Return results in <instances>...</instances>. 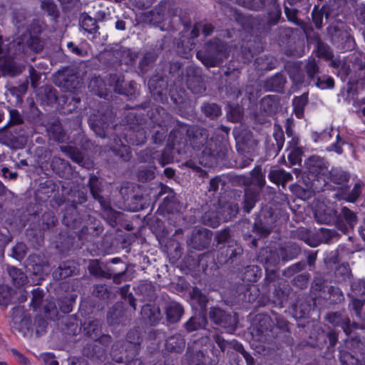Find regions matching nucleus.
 Wrapping results in <instances>:
<instances>
[{"label": "nucleus", "mask_w": 365, "mask_h": 365, "mask_svg": "<svg viewBox=\"0 0 365 365\" xmlns=\"http://www.w3.org/2000/svg\"><path fill=\"white\" fill-rule=\"evenodd\" d=\"M336 215V211L324 202L317 204L314 210L316 220L320 223L328 224L334 221Z\"/></svg>", "instance_id": "1"}, {"label": "nucleus", "mask_w": 365, "mask_h": 365, "mask_svg": "<svg viewBox=\"0 0 365 365\" xmlns=\"http://www.w3.org/2000/svg\"><path fill=\"white\" fill-rule=\"evenodd\" d=\"M307 168L309 174L313 178H318L319 175L324 174L325 170V164L321 158L313 156L309 158L305 163Z\"/></svg>", "instance_id": "2"}, {"label": "nucleus", "mask_w": 365, "mask_h": 365, "mask_svg": "<svg viewBox=\"0 0 365 365\" xmlns=\"http://www.w3.org/2000/svg\"><path fill=\"white\" fill-rule=\"evenodd\" d=\"M227 211L228 215H227L222 219L218 217L211 219L210 215L207 213H205L202 217L203 221L207 225L213 227H217L220 223V221H227L231 219L232 217L235 216L238 212V207L237 205H230L229 207L227 208Z\"/></svg>", "instance_id": "3"}, {"label": "nucleus", "mask_w": 365, "mask_h": 365, "mask_svg": "<svg viewBox=\"0 0 365 365\" xmlns=\"http://www.w3.org/2000/svg\"><path fill=\"white\" fill-rule=\"evenodd\" d=\"M14 328L21 332L25 337H32L35 333L34 326L31 324V320L29 317H24L20 322L15 319Z\"/></svg>", "instance_id": "4"}, {"label": "nucleus", "mask_w": 365, "mask_h": 365, "mask_svg": "<svg viewBox=\"0 0 365 365\" xmlns=\"http://www.w3.org/2000/svg\"><path fill=\"white\" fill-rule=\"evenodd\" d=\"M298 143L297 138L292 137L289 144L288 159L292 165L299 163L302 160V150L297 147Z\"/></svg>", "instance_id": "5"}, {"label": "nucleus", "mask_w": 365, "mask_h": 365, "mask_svg": "<svg viewBox=\"0 0 365 365\" xmlns=\"http://www.w3.org/2000/svg\"><path fill=\"white\" fill-rule=\"evenodd\" d=\"M166 314L169 322H176L182 314V308L178 303L173 302L168 304Z\"/></svg>", "instance_id": "6"}, {"label": "nucleus", "mask_w": 365, "mask_h": 365, "mask_svg": "<svg viewBox=\"0 0 365 365\" xmlns=\"http://www.w3.org/2000/svg\"><path fill=\"white\" fill-rule=\"evenodd\" d=\"M308 101L307 94H302L293 100L294 113L298 118H301L304 114V107Z\"/></svg>", "instance_id": "7"}, {"label": "nucleus", "mask_w": 365, "mask_h": 365, "mask_svg": "<svg viewBox=\"0 0 365 365\" xmlns=\"http://www.w3.org/2000/svg\"><path fill=\"white\" fill-rule=\"evenodd\" d=\"M206 319L203 314L195 315L190 318L186 324V328L188 331H194L205 326Z\"/></svg>", "instance_id": "8"}, {"label": "nucleus", "mask_w": 365, "mask_h": 365, "mask_svg": "<svg viewBox=\"0 0 365 365\" xmlns=\"http://www.w3.org/2000/svg\"><path fill=\"white\" fill-rule=\"evenodd\" d=\"M9 274L12 278L14 282L17 285L24 284L26 282V274L16 267L9 268Z\"/></svg>", "instance_id": "9"}, {"label": "nucleus", "mask_w": 365, "mask_h": 365, "mask_svg": "<svg viewBox=\"0 0 365 365\" xmlns=\"http://www.w3.org/2000/svg\"><path fill=\"white\" fill-rule=\"evenodd\" d=\"M252 180L251 182L259 187H262L264 184V175L262 173V169L259 167H257L251 173Z\"/></svg>", "instance_id": "10"}, {"label": "nucleus", "mask_w": 365, "mask_h": 365, "mask_svg": "<svg viewBox=\"0 0 365 365\" xmlns=\"http://www.w3.org/2000/svg\"><path fill=\"white\" fill-rule=\"evenodd\" d=\"M202 110L205 115L211 118H215L221 114L220 108L216 104H207L202 107Z\"/></svg>", "instance_id": "11"}, {"label": "nucleus", "mask_w": 365, "mask_h": 365, "mask_svg": "<svg viewBox=\"0 0 365 365\" xmlns=\"http://www.w3.org/2000/svg\"><path fill=\"white\" fill-rule=\"evenodd\" d=\"M27 43L29 47L35 52L41 51L43 47V41H41L39 38L36 36H31Z\"/></svg>", "instance_id": "12"}, {"label": "nucleus", "mask_w": 365, "mask_h": 365, "mask_svg": "<svg viewBox=\"0 0 365 365\" xmlns=\"http://www.w3.org/2000/svg\"><path fill=\"white\" fill-rule=\"evenodd\" d=\"M331 138V135L329 131H324L321 133H314L312 134V138L316 143H324L329 141Z\"/></svg>", "instance_id": "13"}, {"label": "nucleus", "mask_w": 365, "mask_h": 365, "mask_svg": "<svg viewBox=\"0 0 365 365\" xmlns=\"http://www.w3.org/2000/svg\"><path fill=\"white\" fill-rule=\"evenodd\" d=\"M11 292L6 286L0 287V304H7L10 302Z\"/></svg>", "instance_id": "14"}, {"label": "nucleus", "mask_w": 365, "mask_h": 365, "mask_svg": "<svg viewBox=\"0 0 365 365\" xmlns=\"http://www.w3.org/2000/svg\"><path fill=\"white\" fill-rule=\"evenodd\" d=\"M316 84L321 89L331 88L334 87V80L331 77L319 78Z\"/></svg>", "instance_id": "15"}, {"label": "nucleus", "mask_w": 365, "mask_h": 365, "mask_svg": "<svg viewBox=\"0 0 365 365\" xmlns=\"http://www.w3.org/2000/svg\"><path fill=\"white\" fill-rule=\"evenodd\" d=\"M343 215L351 227H353L356 222V217L355 214L347 208H343Z\"/></svg>", "instance_id": "16"}, {"label": "nucleus", "mask_w": 365, "mask_h": 365, "mask_svg": "<svg viewBox=\"0 0 365 365\" xmlns=\"http://www.w3.org/2000/svg\"><path fill=\"white\" fill-rule=\"evenodd\" d=\"M14 255L17 259H21L26 254V245L18 243L13 249Z\"/></svg>", "instance_id": "17"}, {"label": "nucleus", "mask_w": 365, "mask_h": 365, "mask_svg": "<svg viewBox=\"0 0 365 365\" xmlns=\"http://www.w3.org/2000/svg\"><path fill=\"white\" fill-rule=\"evenodd\" d=\"M274 136L277 141V146L281 149L284 144L283 133L279 127L277 125L274 126Z\"/></svg>", "instance_id": "18"}, {"label": "nucleus", "mask_w": 365, "mask_h": 365, "mask_svg": "<svg viewBox=\"0 0 365 365\" xmlns=\"http://www.w3.org/2000/svg\"><path fill=\"white\" fill-rule=\"evenodd\" d=\"M257 201L256 195L250 196V195L246 192L245 194V208L247 212H250L251 209L254 207L255 202Z\"/></svg>", "instance_id": "19"}, {"label": "nucleus", "mask_w": 365, "mask_h": 365, "mask_svg": "<svg viewBox=\"0 0 365 365\" xmlns=\"http://www.w3.org/2000/svg\"><path fill=\"white\" fill-rule=\"evenodd\" d=\"M360 192L359 185L356 184L352 189L351 192L346 197H344V199L348 202H354L359 196Z\"/></svg>", "instance_id": "20"}, {"label": "nucleus", "mask_w": 365, "mask_h": 365, "mask_svg": "<svg viewBox=\"0 0 365 365\" xmlns=\"http://www.w3.org/2000/svg\"><path fill=\"white\" fill-rule=\"evenodd\" d=\"M41 359L43 361L45 365H58L54 356L50 353H45L41 355Z\"/></svg>", "instance_id": "21"}, {"label": "nucleus", "mask_w": 365, "mask_h": 365, "mask_svg": "<svg viewBox=\"0 0 365 365\" xmlns=\"http://www.w3.org/2000/svg\"><path fill=\"white\" fill-rule=\"evenodd\" d=\"M11 353L16 361H17L19 364L22 365H30L29 361L27 359V358L17 350L13 349Z\"/></svg>", "instance_id": "22"}, {"label": "nucleus", "mask_w": 365, "mask_h": 365, "mask_svg": "<svg viewBox=\"0 0 365 365\" xmlns=\"http://www.w3.org/2000/svg\"><path fill=\"white\" fill-rule=\"evenodd\" d=\"M222 315V311L219 309H212L210 312V317L216 324H221L222 319L220 318Z\"/></svg>", "instance_id": "23"}, {"label": "nucleus", "mask_w": 365, "mask_h": 365, "mask_svg": "<svg viewBox=\"0 0 365 365\" xmlns=\"http://www.w3.org/2000/svg\"><path fill=\"white\" fill-rule=\"evenodd\" d=\"M312 18L317 28L319 29L322 25V14L315 8L312 11Z\"/></svg>", "instance_id": "24"}, {"label": "nucleus", "mask_w": 365, "mask_h": 365, "mask_svg": "<svg viewBox=\"0 0 365 365\" xmlns=\"http://www.w3.org/2000/svg\"><path fill=\"white\" fill-rule=\"evenodd\" d=\"M283 170H280V169H276V170H272L269 172V180L273 182L274 183H276V184H281V182H282V177L279 175V174H275L274 175L273 178L272 177V174H274V173H277V172H282Z\"/></svg>", "instance_id": "25"}, {"label": "nucleus", "mask_w": 365, "mask_h": 365, "mask_svg": "<svg viewBox=\"0 0 365 365\" xmlns=\"http://www.w3.org/2000/svg\"><path fill=\"white\" fill-rule=\"evenodd\" d=\"M42 9L46 10L49 14H53L55 11V6L50 1H42Z\"/></svg>", "instance_id": "26"}, {"label": "nucleus", "mask_w": 365, "mask_h": 365, "mask_svg": "<svg viewBox=\"0 0 365 365\" xmlns=\"http://www.w3.org/2000/svg\"><path fill=\"white\" fill-rule=\"evenodd\" d=\"M275 174H276V173H274V174H272V177L273 178L274 175H275ZM277 174H279L282 177L281 184L282 185V186H284L285 183L287 182H288L289 180H290L292 178V175L289 173L284 171V170L282 172H277Z\"/></svg>", "instance_id": "27"}, {"label": "nucleus", "mask_w": 365, "mask_h": 365, "mask_svg": "<svg viewBox=\"0 0 365 365\" xmlns=\"http://www.w3.org/2000/svg\"><path fill=\"white\" fill-rule=\"evenodd\" d=\"M67 47L71 50V51L78 56H84L86 54V51H84L83 49L75 46L74 44L72 42H68L67 43Z\"/></svg>", "instance_id": "28"}, {"label": "nucleus", "mask_w": 365, "mask_h": 365, "mask_svg": "<svg viewBox=\"0 0 365 365\" xmlns=\"http://www.w3.org/2000/svg\"><path fill=\"white\" fill-rule=\"evenodd\" d=\"M36 323H38V327H36L35 335L38 336L45 330L46 322L43 319H38L36 321V322H34V324L36 325Z\"/></svg>", "instance_id": "29"}, {"label": "nucleus", "mask_w": 365, "mask_h": 365, "mask_svg": "<svg viewBox=\"0 0 365 365\" xmlns=\"http://www.w3.org/2000/svg\"><path fill=\"white\" fill-rule=\"evenodd\" d=\"M317 68L315 62L312 61L307 65V71L310 76H313L317 72Z\"/></svg>", "instance_id": "30"}, {"label": "nucleus", "mask_w": 365, "mask_h": 365, "mask_svg": "<svg viewBox=\"0 0 365 365\" xmlns=\"http://www.w3.org/2000/svg\"><path fill=\"white\" fill-rule=\"evenodd\" d=\"M336 138H337V143L335 144V145H333L331 148H328L327 150H334L335 151L336 153L340 154L341 153V149L340 147H339V144L340 143L339 140V135H336Z\"/></svg>", "instance_id": "31"}, {"label": "nucleus", "mask_w": 365, "mask_h": 365, "mask_svg": "<svg viewBox=\"0 0 365 365\" xmlns=\"http://www.w3.org/2000/svg\"><path fill=\"white\" fill-rule=\"evenodd\" d=\"M98 265V263L96 262V261H93L90 263L89 264V270L91 271V273H93L95 274H98L99 272L97 270V269H96V267H97Z\"/></svg>", "instance_id": "32"}, {"label": "nucleus", "mask_w": 365, "mask_h": 365, "mask_svg": "<svg viewBox=\"0 0 365 365\" xmlns=\"http://www.w3.org/2000/svg\"><path fill=\"white\" fill-rule=\"evenodd\" d=\"M42 297L41 292H36L34 293V298L32 299V303L35 305H37Z\"/></svg>", "instance_id": "33"}, {"label": "nucleus", "mask_w": 365, "mask_h": 365, "mask_svg": "<svg viewBox=\"0 0 365 365\" xmlns=\"http://www.w3.org/2000/svg\"><path fill=\"white\" fill-rule=\"evenodd\" d=\"M67 364V365H86L84 361L79 359H72Z\"/></svg>", "instance_id": "34"}, {"label": "nucleus", "mask_w": 365, "mask_h": 365, "mask_svg": "<svg viewBox=\"0 0 365 365\" xmlns=\"http://www.w3.org/2000/svg\"><path fill=\"white\" fill-rule=\"evenodd\" d=\"M285 13L288 19L291 21H295V14L293 11H289L287 8L285 9Z\"/></svg>", "instance_id": "35"}, {"label": "nucleus", "mask_w": 365, "mask_h": 365, "mask_svg": "<svg viewBox=\"0 0 365 365\" xmlns=\"http://www.w3.org/2000/svg\"><path fill=\"white\" fill-rule=\"evenodd\" d=\"M233 135L237 141H244L243 137L240 135L238 129L235 128L233 130Z\"/></svg>", "instance_id": "36"}, {"label": "nucleus", "mask_w": 365, "mask_h": 365, "mask_svg": "<svg viewBox=\"0 0 365 365\" xmlns=\"http://www.w3.org/2000/svg\"><path fill=\"white\" fill-rule=\"evenodd\" d=\"M10 115L12 118H14L16 117V118L14 119V121L15 123H19L20 121V119H19V114H18V112L16 111V110H11L10 111Z\"/></svg>", "instance_id": "37"}, {"label": "nucleus", "mask_w": 365, "mask_h": 365, "mask_svg": "<svg viewBox=\"0 0 365 365\" xmlns=\"http://www.w3.org/2000/svg\"><path fill=\"white\" fill-rule=\"evenodd\" d=\"M115 28L118 30H124L125 29V23L123 21H118L115 24Z\"/></svg>", "instance_id": "38"}, {"label": "nucleus", "mask_w": 365, "mask_h": 365, "mask_svg": "<svg viewBox=\"0 0 365 365\" xmlns=\"http://www.w3.org/2000/svg\"><path fill=\"white\" fill-rule=\"evenodd\" d=\"M72 158L73 159V160H75L76 162L80 163L81 162V160H82V156L80 153H78L76 155H74L72 156Z\"/></svg>", "instance_id": "39"}, {"label": "nucleus", "mask_w": 365, "mask_h": 365, "mask_svg": "<svg viewBox=\"0 0 365 365\" xmlns=\"http://www.w3.org/2000/svg\"><path fill=\"white\" fill-rule=\"evenodd\" d=\"M165 173L168 177H173L174 175V171L172 169L166 168Z\"/></svg>", "instance_id": "40"}, {"label": "nucleus", "mask_w": 365, "mask_h": 365, "mask_svg": "<svg viewBox=\"0 0 365 365\" xmlns=\"http://www.w3.org/2000/svg\"><path fill=\"white\" fill-rule=\"evenodd\" d=\"M202 62L207 66V67H211L214 66L215 63L212 62H210L209 61L206 59H202Z\"/></svg>", "instance_id": "41"}, {"label": "nucleus", "mask_w": 365, "mask_h": 365, "mask_svg": "<svg viewBox=\"0 0 365 365\" xmlns=\"http://www.w3.org/2000/svg\"><path fill=\"white\" fill-rule=\"evenodd\" d=\"M212 31V28L210 26H205L204 28V32L206 35H208Z\"/></svg>", "instance_id": "42"}, {"label": "nucleus", "mask_w": 365, "mask_h": 365, "mask_svg": "<svg viewBox=\"0 0 365 365\" xmlns=\"http://www.w3.org/2000/svg\"><path fill=\"white\" fill-rule=\"evenodd\" d=\"M31 83H32V86L34 87H35L36 86L35 82H34V81H35V74H34V71L33 69H32V72H31Z\"/></svg>", "instance_id": "43"}, {"label": "nucleus", "mask_w": 365, "mask_h": 365, "mask_svg": "<svg viewBox=\"0 0 365 365\" xmlns=\"http://www.w3.org/2000/svg\"><path fill=\"white\" fill-rule=\"evenodd\" d=\"M307 192H308V195H309L312 192H314V189L313 188V185H310L309 186L308 185H307Z\"/></svg>", "instance_id": "44"}, {"label": "nucleus", "mask_w": 365, "mask_h": 365, "mask_svg": "<svg viewBox=\"0 0 365 365\" xmlns=\"http://www.w3.org/2000/svg\"><path fill=\"white\" fill-rule=\"evenodd\" d=\"M286 133H287V135L288 137H292V131L290 129L289 125L287 126V128L286 129Z\"/></svg>", "instance_id": "45"}, {"label": "nucleus", "mask_w": 365, "mask_h": 365, "mask_svg": "<svg viewBox=\"0 0 365 365\" xmlns=\"http://www.w3.org/2000/svg\"><path fill=\"white\" fill-rule=\"evenodd\" d=\"M4 52V47L3 46L2 38L0 37V53H3Z\"/></svg>", "instance_id": "46"}, {"label": "nucleus", "mask_w": 365, "mask_h": 365, "mask_svg": "<svg viewBox=\"0 0 365 365\" xmlns=\"http://www.w3.org/2000/svg\"><path fill=\"white\" fill-rule=\"evenodd\" d=\"M88 21L90 23H91V26H94L95 25V20L91 19V17H88V18H85L84 19V21Z\"/></svg>", "instance_id": "47"}, {"label": "nucleus", "mask_w": 365, "mask_h": 365, "mask_svg": "<svg viewBox=\"0 0 365 365\" xmlns=\"http://www.w3.org/2000/svg\"><path fill=\"white\" fill-rule=\"evenodd\" d=\"M205 297H202V298L201 299L200 302V307H201L202 309V308L205 307Z\"/></svg>", "instance_id": "48"}, {"label": "nucleus", "mask_w": 365, "mask_h": 365, "mask_svg": "<svg viewBox=\"0 0 365 365\" xmlns=\"http://www.w3.org/2000/svg\"><path fill=\"white\" fill-rule=\"evenodd\" d=\"M307 243L308 245H309L311 247H317V242H309V241H307Z\"/></svg>", "instance_id": "49"}, {"label": "nucleus", "mask_w": 365, "mask_h": 365, "mask_svg": "<svg viewBox=\"0 0 365 365\" xmlns=\"http://www.w3.org/2000/svg\"><path fill=\"white\" fill-rule=\"evenodd\" d=\"M360 234H361V237L364 238V240H365V228H362L360 230Z\"/></svg>", "instance_id": "50"}, {"label": "nucleus", "mask_w": 365, "mask_h": 365, "mask_svg": "<svg viewBox=\"0 0 365 365\" xmlns=\"http://www.w3.org/2000/svg\"><path fill=\"white\" fill-rule=\"evenodd\" d=\"M100 81H101V79L96 78V79L93 80V81H91L90 86L93 87V84H94L96 83H98Z\"/></svg>", "instance_id": "51"}, {"label": "nucleus", "mask_w": 365, "mask_h": 365, "mask_svg": "<svg viewBox=\"0 0 365 365\" xmlns=\"http://www.w3.org/2000/svg\"><path fill=\"white\" fill-rule=\"evenodd\" d=\"M16 177V173H9V178H10L14 179V178H15Z\"/></svg>", "instance_id": "52"}, {"label": "nucleus", "mask_w": 365, "mask_h": 365, "mask_svg": "<svg viewBox=\"0 0 365 365\" xmlns=\"http://www.w3.org/2000/svg\"><path fill=\"white\" fill-rule=\"evenodd\" d=\"M299 279H305V277L302 275H299V276H297V277L296 278V279H297V280H299Z\"/></svg>", "instance_id": "53"}, {"label": "nucleus", "mask_w": 365, "mask_h": 365, "mask_svg": "<svg viewBox=\"0 0 365 365\" xmlns=\"http://www.w3.org/2000/svg\"><path fill=\"white\" fill-rule=\"evenodd\" d=\"M2 171H3L4 174V175H6V173H8V172H9V170H8L7 168H3V169H2Z\"/></svg>", "instance_id": "54"}, {"label": "nucleus", "mask_w": 365, "mask_h": 365, "mask_svg": "<svg viewBox=\"0 0 365 365\" xmlns=\"http://www.w3.org/2000/svg\"><path fill=\"white\" fill-rule=\"evenodd\" d=\"M306 195H307V194H306L305 192H304V194L303 195H301L299 193V197L300 198H305V197H307V196H306Z\"/></svg>", "instance_id": "55"}, {"label": "nucleus", "mask_w": 365, "mask_h": 365, "mask_svg": "<svg viewBox=\"0 0 365 365\" xmlns=\"http://www.w3.org/2000/svg\"><path fill=\"white\" fill-rule=\"evenodd\" d=\"M0 365H8V364L4 361H0Z\"/></svg>", "instance_id": "56"}, {"label": "nucleus", "mask_w": 365, "mask_h": 365, "mask_svg": "<svg viewBox=\"0 0 365 365\" xmlns=\"http://www.w3.org/2000/svg\"><path fill=\"white\" fill-rule=\"evenodd\" d=\"M331 344L334 345L335 344V341L332 339H331Z\"/></svg>", "instance_id": "57"}, {"label": "nucleus", "mask_w": 365, "mask_h": 365, "mask_svg": "<svg viewBox=\"0 0 365 365\" xmlns=\"http://www.w3.org/2000/svg\"><path fill=\"white\" fill-rule=\"evenodd\" d=\"M362 113L365 116V108L362 110Z\"/></svg>", "instance_id": "58"}, {"label": "nucleus", "mask_w": 365, "mask_h": 365, "mask_svg": "<svg viewBox=\"0 0 365 365\" xmlns=\"http://www.w3.org/2000/svg\"><path fill=\"white\" fill-rule=\"evenodd\" d=\"M326 57H327V58H329V57H330L329 53H327V54H326Z\"/></svg>", "instance_id": "59"}, {"label": "nucleus", "mask_w": 365, "mask_h": 365, "mask_svg": "<svg viewBox=\"0 0 365 365\" xmlns=\"http://www.w3.org/2000/svg\"><path fill=\"white\" fill-rule=\"evenodd\" d=\"M197 57H198L199 58H200V53H197Z\"/></svg>", "instance_id": "60"}, {"label": "nucleus", "mask_w": 365, "mask_h": 365, "mask_svg": "<svg viewBox=\"0 0 365 365\" xmlns=\"http://www.w3.org/2000/svg\"><path fill=\"white\" fill-rule=\"evenodd\" d=\"M98 95L99 96H101V97H102V96H103V94H102V93H98Z\"/></svg>", "instance_id": "61"}, {"label": "nucleus", "mask_w": 365, "mask_h": 365, "mask_svg": "<svg viewBox=\"0 0 365 365\" xmlns=\"http://www.w3.org/2000/svg\"><path fill=\"white\" fill-rule=\"evenodd\" d=\"M294 187H295V186H294V185L291 186V189H292V190H293V189H294Z\"/></svg>", "instance_id": "62"}, {"label": "nucleus", "mask_w": 365, "mask_h": 365, "mask_svg": "<svg viewBox=\"0 0 365 365\" xmlns=\"http://www.w3.org/2000/svg\"><path fill=\"white\" fill-rule=\"evenodd\" d=\"M125 151H127V148L125 146L123 147Z\"/></svg>", "instance_id": "63"}]
</instances>
